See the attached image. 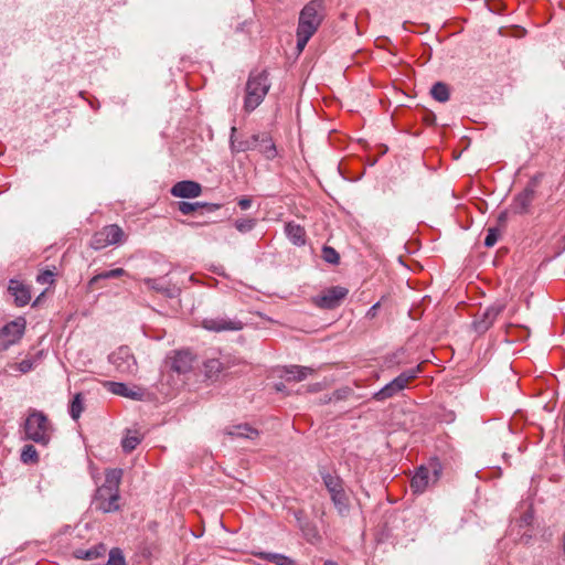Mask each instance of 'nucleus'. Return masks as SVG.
<instances>
[{
	"mask_svg": "<svg viewBox=\"0 0 565 565\" xmlns=\"http://www.w3.org/2000/svg\"><path fill=\"white\" fill-rule=\"evenodd\" d=\"M122 478V470L119 468L105 471V482L99 486L92 499V505L96 511L113 513L120 510L119 486Z\"/></svg>",
	"mask_w": 565,
	"mask_h": 565,
	"instance_id": "f257e3e1",
	"label": "nucleus"
},
{
	"mask_svg": "<svg viewBox=\"0 0 565 565\" xmlns=\"http://www.w3.org/2000/svg\"><path fill=\"white\" fill-rule=\"evenodd\" d=\"M324 6L322 0L308 2L299 14L297 28V49L302 51L323 20Z\"/></svg>",
	"mask_w": 565,
	"mask_h": 565,
	"instance_id": "f03ea898",
	"label": "nucleus"
},
{
	"mask_svg": "<svg viewBox=\"0 0 565 565\" xmlns=\"http://www.w3.org/2000/svg\"><path fill=\"white\" fill-rule=\"evenodd\" d=\"M54 428L47 416L38 409H30L23 424L25 440H32L40 446H47L51 441Z\"/></svg>",
	"mask_w": 565,
	"mask_h": 565,
	"instance_id": "7ed1b4c3",
	"label": "nucleus"
},
{
	"mask_svg": "<svg viewBox=\"0 0 565 565\" xmlns=\"http://www.w3.org/2000/svg\"><path fill=\"white\" fill-rule=\"evenodd\" d=\"M270 88L268 81V73L266 71L250 72L246 87L244 98V109L246 113H250L256 109Z\"/></svg>",
	"mask_w": 565,
	"mask_h": 565,
	"instance_id": "20e7f679",
	"label": "nucleus"
},
{
	"mask_svg": "<svg viewBox=\"0 0 565 565\" xmlns=\"http://www.w3.org/2000/svg\"><path fill=\"white\" fill-rule=\"evenodd\" d=\"M443 465L437 458H431L426 465L417 468L411 480L414 493H423L429 486L435 484L441 477Z\"/></svg>",
	"mask_w": 565,
	"mask_h": 565,
	"instance_id": "39448f33",
	"label": "nucleus"
},
{
	"mask_svg": "<svg viewBox=\"0 0 565 565\" xmlns=\"http://www.w3.org/2000/svg\"><path fill=\"white\" fill-rule=\"evenodd\" d=\"M323 483L330 494L331 501L341 516L348 515L350 511L349 497L344 490L343 481L339 476L331 473L322 475Z\"/></svg>",
	"mask_w": 565,
	"mask_h": 565,
	"instance_id": "423d86ee",
	"label": "nucleus"
},
{
	"mask_svg": "<svg viewBox=\"0 0 565 565\" xmlns=\"http://www.w3.org/2000/svg\"><path fill=\"white\" fill-rule=\"evenodd\" d=\"M420 372V366L403 371L398 376L393 379L390 383L373 394V399L383 402L394 397L401 391L407 387L408 383L417 377Z\"/></svg>",
	"mask_w": 565,
	"mask_h": 565,
	"instance_id": "0eeeda50",
	"label": "nucleus"
},
{
	"mask_svg": "<svg viewBox=\"0 0 565 565\" xmlns=\"http://www.w3.org/2000/svg\"><path fill=\"white\" fill-rule=\"evenodd\" d=\"M108 361L116 371L122 375H136L138 364L135 355L128 347H120L108 356Z\"/></svg>",
	"mask_w": 565,
	"mask_h": 565,
	"instance_id": "6e6552de",
	"label": "nucleus"
},
{
	"mask_svg": "<svg viewBox=\"0 0 565 565\" xmlns=\"http://www.w3.org/2000/svg\"><path fill=\"white\" fill-rule=\"evenodd\" d=\"M125 233L120 226L116 224L104 226L97 231L90 241V247L99 250L106 248L109 245L119 244L124 241Z\"/></svg>",
	"mask_w": 565,
	"mask_h": 565,
	"instance_id": "1a4fd4ad",
	"label": "nucleus"
},
{
	"mask_svg": "<svg viewBox=\"0 0 565 565\" xmlns=\"http://www.w3.org/2000/svg\"><path fill=\"white\" fill-rule=\"evenodd\" d=\"M24 330V318H18L4 324L0 330V351H6L11 345L18 343L20 339L23 337Z\"/></svg>",
	"mask_w": 565,
	"mask_h": 565,
	"instance_id": "9d476101",
	"label": "nucleus"
},
{
	"mask_svg": "<svg viewBox=\"0 0 565 565\" xmlns=\"http://www.w3.org/2000/svg\"><path fill=\"white\" fill-rule=\"evenodd\" d=\"M536 186H537V180L536 178H533L527 185L518 193L512 203H511V211L515 214H527L530 213L531 205L535 199L536 193Z\"/></svg>",
	"mask_w": 565,
	"mask_h": 565,
	"instance_id": "9b49d317",
	"label": "nucleus"
},
{
	"mask_svg": "<svg viewBox=\"0 0 565 565\" xmlns=\"http://www.w3.org/2000/svg\"><path fill=\"white\" fill-rule=\"evenodd\" d=\"M504 309L505 303L503 301H495L490 305L479 317L475 319L472 323L475 331L480 334L487 332Z\"/></svg>",
	"mask_w": 565,
	"mask_h": 565,
	"instance_id": "f8f14e48",
	"label": "nucleus"
},
{
	"mask_svg": "<svg viewBox=\"0 0 565 565\" xmlns=\"http://www.w3.org/2000/svg\"><path fill=\"white\" fill-rule=\"evenodd\" d=\"M349 290L341 286H333L324 290L315 299V303L321 309H334L348 296Z\"/></svg>",
	"mask_w": 565,
	"mask_h": 565,
	"instance_id": "ddd939ff",
	"label": "nucleus"
},
{
	"mask_svg": "<svg viewBox=\"0 0 565 565\" xmlns=\"http://www.w3.org/2000/svg\"><path fill=\"white\" fill-rule=\"evenodd\" d=\"M243 326L241 320L224 317L206 318L202 321V327L213 332L238 331L243 329Z\"/></svg>",
	"mask_w": 565,
	"mask_h": 565,
	"instance_id": "4468645a",
	"label": "nucleus"
},
{
	"mask_svg": "<svg viewBox=\"0 0 565 565\" xmlns=\"http://www.w3.org/2000/svg\"><path fill=\"white\" fill-rule=\"evenodd\" d=\"M260 134H254L248 139L239 140L236 138V127L231 128L230 149L232 153L246 152L255 150L258 147Z\"/></svg>",
	"mask_w": 565,
	"mask_h": 565,
	"instance_id": "2eb2a0df",
	"label": "nucleus"
},
{
	"mask_svg": "<svg viewBox=\"0 0 565 565\" xmlns=\"http://www.w3.org/2000/svg\"><path fill=\"white\" fill-rule=\"evenodd\" d=\"M170 192L175 198L192 199L201 194L202 186L195 181L184 180L177 182Z\"/></svg>",
	"mask_w": 565,
	"mask_h": 565,
	"instance_id": "dca6fc26",
	"label": "nucleus"
},
{
	"mask_svg": "<svg viewBox=\"0 0 565 565\" xmlns=\"http://www.w3.org/2000/svg\"><path fill=\"white\" fill-rule=\"evenodd\" d=\"M104 386L107 388L108 392L115 395L127 397L134 401H140L142 399L143 396V393L140 388H129L125 383L121 382L106 381L104 383Z\"/></svg>",
	"mask_w": 565,
	"mask_h": 565,
	"instance_id": "f3484780",
	"label": "nucleus"
},
{
	"mask_svg": "<svg viewBox=\"0 0 565 565\" xmlns=\"http://www.w3.org/2000/svg\"><path fill=\"white\" fill-rule=\"evenodd\" d=\"M9 291L14 297V302L19 307L28 305L31 300L29 288L19 280L11 279L9 282Z\"/></svg>",
	"mask_w": 565,
	"mask_h": 565,
	"instance_id": "a211bd4d",
	"label": "nucleus"
},
{
	"mask_svg": "<svg viewBox=\"0 0 565 565\" xmlns=\"http://www.w3.org/2000/svg\"><path fill=\"white\" fill-rule=\"evenodd\" d=\"M170 367L178 374H185L192 369V356L186 351H179L171 358Z\"/></svg>",
	"mask_w": 565,
	"mask_h": 565,
	"instance_id": "6ab92c4d",
	"label": "nucleus"
},
{
	"mask_svg": "<svg viewBox=\"0 0 565 565\" xmlns=\"http://www.w3.org/2000/svg\"><path fill=\"white\" fill-rule=\"evenodd\" d=\"M228 367L227 361L221 359H207L203 364L204 375L210 381H217L220 375Z\"/></svg>",
	"mask_w": 565,
	"mask_h": 565,
	"instance_id": "aec40b11",
	"label": "nucleus"
},
{
	"mask_svg": "<svg viewBox=\"0 0 565 565\" xmlns=\"http://www.w3.org/2000/svg\"><path fill=\"white\" fill-rule=\"evenodd\" d=\"M143 284L158 292L163 294L169 298H173L178 294V289L170 284H167L163 278H145Z\"/></svg>",
	"mask_w": 565,
	"mask_h": 565,
	"instance_id": "412c9836",
	"label": "nucleus"
},
{
	"mask_svg": "<svg viewBox=\"0 0 565 565\" xmlns=\"http://www.w3.org/2000/svg\"><path fill=\"white\" fill-rule=\"evenodd\" d=\"M199 209H205L207 212H215L218 209H221V204L218 203H206V202H186V201H180L178 202V210L183 215H189L192 212L199 210Z\"/></svg>",
	"mask_w": 565,
	"mask_h": 565,
	"instance_id": "4be33fe9",
	"label": "nucleus"
},
{
	"mask_svg": "<svg viewBox=\"0 0 565 565\" xmlns=\"http://www.w3.org/2000/svg\"><path fill=\"white\" fill-rule=\"evenodd\" d=\"M285 234L288 239L296 246H303L306 244V231L299 224L288 222L285 225Z\"/></svg>",
	"mask_w": 565,
	"mask_h": 565,
	"instance_id": "5701e85b",
	"label": "nucleus"
},
{
	"mask_svg": "<svg viewBox=\"0 0 565 565\" xmlns=\"http://www.w3.org/2000/svg\"><path fill=\"white\" fill-rule=\"evenodd\" d=\"M226 434L235 438L255 439L258 436V430L248 424H238L228 427Z\"/></svg>",
	"mask_w": 565,
	"mask_h": 565,
	"instance_id": "b1692460",
	"label": "nucleus"
},
{
	"mask_svg": "<svg viewBox=\"0 0 565 565\" xmlns=\"http://www.w3.org/2000/svg\"><path fill=\"white\" fill-rule=\"evenodd\" d=\"M286 381H303L308 375L313 373V369L309 366L290 365L284 369Z\"/></svg>",
	"mask_w": 565,
	"mask_h": 565,
	"instance_id": "393cba45",
	"label": "nucleus"
},
{
	"mask_svg": "<svg viewBox=\"0 0 565 565\" xmlns=\"http://www.w3.org/2000/svg\"><path fill=\"white\" fill-rule=\"evenodd\" d=\"M42 356H43V351H39L32 356H26L19 363L11 364L10 369L18 371L20 373H23V374L28 373L35 367V365L42 360Z\"/></svg>",
	"mask_w": 565,
	"mask_h": 565,
	"instance_id": "a878e982",
	"label": "nucleus"
},
{
	"mask_svg": "<svg viewBox=\"0 0 565 565\" xmlns=\"http://www.w3.org/2000/svg\"><path fill=\"white\" fill-rule=\"evenodd\" d=\"M106 553V546L103 543H99L90 548L83 550L78 548L74 551V556L78 559H96L98 557L104 556Z\"/></svg>",
	"mask_w": 565,
	"mask_h": 565,
	"instance_id": "bb28decb",
	"label": "nucleus"
},
{
	"mask_svg": "<svg viewBox=\"0 0 565 565\" xmlns=\"http://www.w3.org/2000/svg\"><path fill=\"white\" fill-rule=\"evenodd\" d=\"M257 149L265 156L266 159L273 160L277 156L276 146L268 134H260V140Z\"/></svg>",
	"mask_w": 565,
	"mask_h": 565,
	"instance_id": "cd10ccee",
	"label": "nucleus"
},
{
	"mask_svg": "<svg viewBox=\"0 0 565 565\" xmlns=\"http://www.w3.org/2000/svg\"><path fill=\"white\" fill-rule=\"evenodd\" d=\"M256 556L263 561L270 562L275 565H298L292 558L287 555L270 552H259Z\"/></svg>",
	"mask_w": 565,
	"mask_h": 565,
	"instance_id": "c85d7f7f",
	"label": "nucleus"
},
{
	"mask_svg": "<svg viewBox=\"0 0 565 565\" xmlns=\"http://www.w3.org/2000/svg\"><path fill=\"white\" fill-rule=\"evenodd\" d=\"M143 436L137 430L128 429L125 437L121 440V447L125 452H131L141 443Z\"/></svg>",
	"mask_w": 565,
	"mask_h": 565,
	"instance_id": "c756f323",
	"label": "nucleus"
},
{
	"mask_svg": "<svg viewBox=\"0 0 565 565\" xmlns=\"http://www.w3.org/2000/svg\"><path fill=\"white\" fill-rule=\"evenodd\" d=\"M127 275V271L124 268H115L110 270L102 271L94 277L90 278L88 281V287L93 288L97 285V282L102 279H113V278H119Z\"/></svg>",
	"mask_w": 565,
	"mask_h": 565,
	"instance_id": "7c9ffc66",
	"label": "nucleus"
},
{
	"mask_svg": "<svg viewBox=\"0 0 565 565\" xmlns=\"http://www.w3.org/2000/svg\"><path fill=\"white\" fill-rule=\"evenodd\" d=\"M430 94L433 98L439 103H446L450 97L449 88L443 82L435 83L430 89Z\"/></svg>",
	"mask_w": 565,
	"mask_h": 565,
	"instance_id": "2f4dec72",
	"label": "nucleus"
},
{
	"mask_svg": "<svg viewBox=\"0 0 565 565\" xmlns=\"http://www.w3.org/2000/svg\"><path fill=\"white\" fill-rule=\"evenodd\" d=\"M84 411V398L82 393H76L70 404V416L77 420Z\"/></svg>",
	"mask_w": 565,
	"mask_h": 565,
	"instance_id": "473e14b6",
	"label": "nucleus"
},
{
	"mask_svg": "<svg viewBox=\"0 0 565 565\" xmlns=\"http://www.w3.org/2000/svg\"><path fill=\"white\" fill-rule=\"evenodd\" d=\"M21 461L25 465L36 463L39 461V454L33 445H24L21 451Z\"/></svg>",
	"mask_w": 565,
	"mask_h": 565,
	"instance_id": "72a5a7b5",
	"label": "nucleus"
},
{
	"mask_svg": "<svg viewBox=\"0 0 565 565\" xmlns=\"http://www.w3.org/2000/svg\"><path fill=\"white\" fill-rule=\"evenodd\" d=\"M321 257L326 263L331 265H338L340 262L339 253L333 247L327 245L322 247Z\"/></svg>",
	"mask_w": 565,
	"mask_h": 565,
	"instance_id": "f704fd0d",
	"label": "nucleus"
},
{
	"mask_svg": "<svg viewBox=\"0 0 565 565\" xmlns=\"http://www.w3.org/2000/svg\"><path fill=\"white\" fill-rule=\"evenodd\" d=\"M106 565H126L125 556L119 547H113L109 551V557Z\"/></svg>",
	"mask_w": 565,
	"mask_h": 565,
	"instance_id": "c9c22d12",
	"label": "nucleus"
},
{
	"mask_svg": "<svg viewBox=\"0 0 565 565\" xmlns=\"http://www.w3.org/2000/svg\"><path fill=\"white\" fill-rule=\"evenodd\" d=\"M256 225V220L254 218H239L235 222V227L241 233L250 232Z\"/></svg>",
	"mask_w": 565,
	"mask_h": 565,
	"instance_id": "e433bc0d",
	"label": "nucleus"
},
{
	"mask_svg": "<svg viewBox=\"0 0 565 565\" xmlns=\"http://www.w3.org/2000/svg\"><path fill=\"white\" fill-rule=\"evenodd\" d=\"M500 236V231L498 227H490L487 232L486 238H484V246L492 247L498 242V238Z\"/></svg>",
	"mask_w": 565,
	"mask_h": 565,
	"instance_id": "4c0bfd02",
	"label": "nucleus"
},
{
	"mask_svg": "<svg viewBox=\"0 0 565 565\" xmlns=\"http://www.w3.org/2000/svg\"><path fill=\"white\" fill-rule=\"evenodd\" d=\"M40 284H52L54 281V274L51 270H43L36 277Z\"/></svg>",
	"mask_w": 565,
	"mask_h": 565,
	"instance_id": "58836bf2",
	"label": "nucleus"
},
{
	"mask_svg": "<svg viewBox=\"0 0 565 565\" xmlns=\"http://www.w3.org/2000/svg\"><path fill=\"white\" fill-rule=\"evenodd\" d=\"M237 204L241 207V210H247L252 205V200L249 198L244 196L238 200Z\"/></svg>",
	"mask_w": 565,
	"mask_h": 565,
	"instance_id": "ea45409f",
	"label": "nucleus"
},
{
	"mask_svg": "<svg viewBox=\"0 0 565 565\" xmlns=\"http://www.w3.org/2000/svg\"><path fill=\"white\" fill-rule=\"evenodd\" d=\"M380 308V302L374 303L366 312L367 318H374L376 316L377 309Z\"/></svg>",
	"mask_w": 565,
	"mask_h": 565,
	"instance_id": "a19ab883",
	"label": "nucleus"
},
{
	"mask_svg": "<svg viewBox=\"0 0 565 565\" xmlns=\"http://www.w3.org/2000/svg\"><path fill=\"white\" fill-rule=\"evenodd\" d=\"M507 218H508V212L507 211H503L499 214L498 216V222L500 224H504L507 222Z\"/></svg>",
	"mask_w": 565,
	"mask_h": 565,
	"instance_id": "79ce46f5",
	"label": "nucleus"
},
{
	"mask_svg": "<svg viewBox=\"0 0 565 565\" xmlns=\"http://www.w3.org/2000/svg\"><path fill=\"white\" fill-rule=\"evenodd\" d=\"M275 388H276V391H278V392H282V391L285 390V384H284V383H277V384L275 385Z\"/></svg>",
	"mask_w": 565,
	"mask_h": 565,
	"instance_id": "37998d69",
	"label": "nucleus"
},
{
	"mask_svg": "<svg viewBox=\"0 0 565 565\" xmlns=\"http://www.w3.org/2000/svg\"><path fill=\"white\" fill-rule=\"evenodd\" d=\"M89 105L94 108V109H97L99 107V103L96 102V103H93V102H89Z\"/></svg>",
	"mask_w": 565,
	"mask_h": 565,
	"instance_id": "c03bdc74",
	"label": "nucleus"
},
{
	"mask_svg": "<svg viewBox=\"0 0 565 565\" xmlns=\"http://www.w3.org/2000/svg\"><path fill=\"white\" fill-rule=\"evenodd\" d=\"M324 565H338V564L333 561H326Z\"/></svg>",
	"mask_w": 565,
	"mask_h": 565,
	"instance_id": "a18cd8bd",
	"label": "nucleus"
},
{
	"mask_svg": "<svg viewBox=\"0 0 565 565\" xmlns=\"http://www.w3.org/2000/svg\"><path fill=\"white\" fill-rule=\"evenodd\" d=\"M402 353H403V351H401V352H396V353H394L393 358L397 359V356H398L399 354H402Z\"/></svg>",
	"mask_w": 565,
	"mask_h": 565,
	"instance_id": "49530a36",
	"label": "nucleus"
},
{
	"mask_svg": "<svg viewBox=\"0 0 565 565\" xmlns=\"http://www.w3.org/2000/svg\"><path fill=\"white\" fill-rule=\"evenodd\" d=\"M563 548H564V553H565V535H564V541H563Z\"/></svg>",
	"mask_w": 565,
	"mask_h": 565,
	"instance_id": "de8ad7c7",
	"label": "nucleus"
}]
</instances>
